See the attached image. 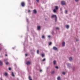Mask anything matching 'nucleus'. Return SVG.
I'll list each match as a JSON object with an SVG mask.
<instances>
[{"label": "nucleus", "instance_id": "obj_1", "mask_svg": "<svg viewBox=\"0 0 80 80\" xmlns=\"http://www.w3.org/2000/svg\"><path fill=\"white\" fill-rule=\"evenodd\" d=\"M51 18H55L54 19L55 22H56L57 21V15H53L51 17Z\"/></svg>", "mask_w": 80, "mask_h": 80}, {"label": "nucleus", "instance_id": "obj_2", "mask_svg": "<svg viewBox=\"0 0 80 80\" xmlns=\"http://www.w3.org/2000/svg\"><path fill=\"white\" fill-rule=\"evenodd\" d=\"M58 9V6H55V9L53 10V12H54V13H56L57 10Z\"/></svg>", "mask_w": 80, "mask_h": 80}, {"label": "nucleus", "instance_id": "obj_3", "mask_svg": "<svg viewBox=\"0 0 80 80\" xmlns=\"http://www.w3.org/2000/svg\"><path fill=\"white\" fill-rule=\"evenodd\" d=\"M67 66H68V68H69V69H70V68H71L72 66H71V64L69 63H67Z\"/></svg>", "mask_w": 80, "mask_h": 80}, {"label": "nucleus", "instance_id": "obj_4", "mask_svg": "<svg viewBox=\"0 0 80 80\" xmlns=\"http://www.w3.org/2000/svg\"><path fill=\"white\" fill-rule=\"evenodd\" d=\"M31 62L30 61H27L26 62V64L27 65H30V63Z\"/></svg>", "mask_w": 80, "mask_h": 80}, {"label": "nucleus", "instance_id": "obj_5", "mask_svg": "<svg viewBox=\"0 0 80 80\" xmlns=\"http://www.w3.org/2000/svg\"><path fill=\"white\" fill-rule=\"evenodd\" d=\"M61 4L62 5H65V2L64 1H62L61 2Z\"/></svg>", "mask_w": 80, "mask_h": 80}, {"label": "nucleus", "instance_id": "obj_6", "mask_svg": "<svg viewBox=\"0 0 80 80\" xmlns=\"http://www.w3.org/2000/svg\"><path fill=\"white\" fill-rule=\"evenodd\" d=\"M53 49L54 50H58V48H56V47H53Z\"/></svg>", "mask_w": 80, "mask_h": 80}, {"label": "nucleus", "instance_id": "obj_7", "mask_svg": "<svg viewBox=\"0 0 80 80\" xmlns=\"http://www.w3.org/2000/svg\"><path fill=\"white\" fill-rule=\"evenodd\" d=\"M65 43L64 42H62V47H65Z\"/></svg>", "mask_w": 80, "mask_h": 80}, {"label": "nucleus", "instance_id": "obj_8", "mask_svg": "<svg viewBox=\"0 0 80 80\" xmlns=\"http://www.w3.org/2000/svg\"><path fill=\"white\" fill-rule=\"evenodd\" d=\"M21 5L22 7H24L25 6V3L24 2H22L21 3Z\"/></svg>", "mask_w": 80, "mask_h": 80}, {"label": "nucleus", "instance_id": "obj_9", "mask_svg": "<svg viewBox=\"0 0 80 80\" xmlns=\"http://www.w3.org/2000/svg\"><path fill=\"white\" fill-rule=\"evenodd\" d=\"M40 26H37V30H40Z\"/></svg>", "mask_w": 80, "mask_h": 80}, {"label": "nucleus", "instance_id": "obj_10", "mask_svg": "<svg viewBox=\"0 0 80 80\" xmlns=\"http://www.w3.org/2000/svg\"><path fill=\"white\" fill-rule=\"evenodd\" d=\"M33 13H37V10H36V9H34L33 10Z\"/></svg>", "mask_w": 80, "mask_h": 80}, {"label": "nucleus", "instance_id": "obj_11", "mask_svg": "<svg viewBox=\"0 0 80 80\" xmlns=\"http://www.w3.org/2000/svg\"><path fill=\"white\" fill-rule=\"evenodd\" d=\"M3 65V62H2V61H0V66H2Z\"/></svg>", "mask_w": 80, "mask_h": 80}, {"label": "nucleus", "instance_id": "obj_12", "mask_svg": "<svg viewBox=\"0 0 80 80\" xmlns=\"http://www.w3.org/2000/svg\"><path fill=\"white\" fill-rule=\"evenodd\" d=\"M57 79L58 80H61L60 77L58 76L57 78Z\"/></svg>", "mask_w": 80, "mask_h": 80}, {"label": "nucleus", "instance_id": "obj_13", "mask_svg": "<svg viewBox=\"0 0 80 80\" xmlns=\"http://www.w3.org/2000/svg\"><path fill=\"white\" fill-rule=\"evenodd\" d=\"M66 28H67V29L69 28V26H68V25H66Z\"/></svg>", "mask_w": 80, "mask_h": 80}, {"label": "nucleus", "instance_id": "obj_14", "mask_svg": "<svg viewBox=\"0 0 80 80\" xmlns=\"http://www.w3.org/2000/svg\"><path fill=\"white\" fill-rule=\"evenodd\" d=\"M69 58L70 61L71 62H72V58L70 57Z\"/></svg>", "mask_w": 80, "mask_h": 80}, {"label": "nucleus", "instance_id": "obj_15", "mask_svg": "<svg viewBox=\"0 0 80 80\" xmlns=\"http://www.w3.org/2000/svg\"><path fill=\"white\" fill-rule=\"evenodd\" d=\"M41 56L42 57H45V54L43 53H42L41 54Z\"/></svg>", "mask_w": 80, "mask_h": 80}, {"label": "nucleus", "instance_id": "obj_16", "mask_svg": "<svg viewBox=\"0 0 80 80\" xmlns=\"http://www.w3.org/2000/svg\"><path fill=\"white\" fill-rule=\"evenodd\" d=\"M28 78L29 80H32V78H31V77H30V76H29Z\"/></svg>", "mask_w": 80, "mask_h": 80}, {"label": "nucleus", "instance_id": "obj_17", "mask_svg": "<svg viewBox=\"0 0 80 80\" xmlns=\"http://www.w3.org/2000/svg\"><path fill=\"white\" fill-rule=\"evenodd\" d=\"M12 77H15V75H14V74L13 72H12Z\"/></svg>", "mask_w": 80, "mask_h": 80}, {"label": "nucleus", "instance_id": "obj_18", "mask_svg": "<svg viewBox=\"0 0 80 80\" xmlns=\"http://www.w3.org/2000/svg\"><path fill=\"white\" fill-rule=\"evenodd\" d=\"M53 63L54 65H55L56 64V61H54L53 62Z\"/></svg>", "mask_w": 80, "mask_h": 80}, {"label": "nucleus", "instance_id": "obj_19", "mask_svg": "<svg viewBox=\"0 0 80 80\" xmlns=\"http://www.w3.org/2000/svg\"><path fill=\"white\" fill-rule=\"evenodd\" d=\"M4 75L5 76H7V75H8V74H7V73H6V72L4 73Z\"/></svg>", "mask_w": 80, "mask_h": 80}, {"label": "nucleus", "instance_id": "obj_20", "mask_svg": "<svg viewBox=\"0 0 80 80\" xmlns=\"http://www.w3.org/2000/svg\"><path fill=\"white\" fill-rule=\"evenodd\" d=\"M52 44V43L51 42H49V45H51Z\"/></svg>", "mask_w": 80, "mask_h": 80}, {"label": "nucleus", "instance_id": "obj_21", "mask_svg": "<svg viewBox=\"0 0 80 80\" xmlns=\"http://www.w3.org/2000/svg\"><path fill=\"white\" fill-rule=\"evenodd\" d=\"M42 38H44V39H45V36L44 35H42Z\"/></svg>", "mask_w": 80, "mask_h": 80}, {"label": "nucleus", "instance_id": "obj_22", "mask_svg": "<svg viewBox=\"0 0 80 80\" xmlns=\"http://www.w3.org/2000/svg\"><path fill=\"white\" fill-rule=\"evenodd\" d=\"M46 60V59H45V58H44L42 60V62H44V61H45Z\"/></svg>", "mask_w": 80, "mask_h": 80}, {"label": "nucleus", "instance_id": "obj_23", "mask_svg": "<svg viewBox=\"0 0 80 80\" xmlns=\"http://www.w3.org/2000/svg\"><path fill=\"white\" fill-rule=\"evenodd\" d=\"M72 70H75V67H73L72 68Z\"/></svg>", "mask_w": 80, "mask_h": 80}, {"label": "nucleus", "instance_id": "obj_24", "mask_svg": "<svg viewBox=\"0 0 80 80\" xmlns=\"http://www.w3.org/2000/svg\"><path fill=\"white\" fill-rule=\"evenodd\" d=\"M5 63L6 65H8V64H9V62H5Z\"/></svg>", "mask_w": 80, "mask_h": 80}, {"label": "nucleus", "instance_id": "obj_25", "mask_svg": "<svg viewBox=\"0 0 80 80\" xmlns=\"http://www.w3.org/2000/svg\"><path fill=\"white\" fill-rule=\"evenodd\" d=\"M54 71H52L51 72V74H53L54 73Z\"/></svg>", "mask_w": 80, "mask_h": 80}, {"label": "nucleus", "instance_id": "obj_26", "mask_svg": "<svg viewBox=\"0 0 80 80\" xmlns=\"http://www.w3.org/2000/svg\"><path fill=\"white\" fill-rule=\"evenodd\" d=\"M55 68H57V69H58V66H55Z\"/></svg>", "mask_w": 80, "mask_h": 80}, {"label": "nucleus", "instance_id": "obj_27", "mask_svg": "<svg viewBox=\"0 0 80 80\" xmlns=\"http://www.w3.org/2000/svg\"><path fill=\"white\" fill-rule=\"evenodd\" d=\"M55 28L56 30H59V28L58 27L56 28Z\"/></svg>", "mask_w": 80, "mask_h": 80}, {"label": "nucleus", "instance_id": "obj_28", "mask_svg": "<svg viewBox=\"0 0 80 80\" xmlns=\"http://www.w3.org/2000/svg\"><path fill=\"white\" fill-rule=\"evenodd\" d=\"M8 59H4V61H5V62H7V61H8Z\"/></svg>", "mask_w": 80, "mask_h": 80}, {"label": "nucleus", "instance_id": "obj_29", "mask_svg": "<svg viewBox=\"0 0 80 80\" xmlns=\"http://www.w3.org/2000/svg\"><path fill=\"white\" fill-rule=\"evenodd\" d=\"M63 75H65V72H63L62 73Z\"/></svg>", "mask_w": 80, "mask_h": 80}, {"label": "nucleus", "instance_id": "obj_30", "mask_svg": "<svg viewBox=\"0 0 80 80\" xmlns=\"http://www.w3.org/2000/svg\"><path fill=\"white\" fill-rule=\"evenodd\" d=\"M39 51H38V50H37V53L38 54V53H39Z\"/></svg>", "mask_w": 80, "mask_h": 80}, {"label": "nucleus", "instance_id": "obj_31", "mask_svg": "<svg viewBox=\"0 0 80 80\" xmlns=\"http://www.w3.org/2000/svg\"><path fill=\"white\" fill-rule=\"evenodd\" d=\"M52 35H53V34H54V32H53V31H52Z\"/></svg>", "mask_w": 80, "mask_h": 80}, {"label": "nucleus", "instance_id": "obj_32", "mask_svg": "<svg viewBox=\"0 0 80 80\" xmlns=\"http://www.w3.org/2000/svg\"><path fill=\"white\" fill-rule=\"evenodd\" d=\"M76 41L77 42H78V41H79V40L78 39H76Z\"/></svg>", "mask_w": 80, "mask_h": 80}, {"label": "nucleus", "instance_id": "obj_33", "mask_svg": "<svg viewBox=\"0 0 80 80\" xmlns=\"http://www.w3.org/2000/svg\"><path fill=\"white\" fill-rule=\"evenodd\" d=\"M65 13L67 14V11L66 10L65 11Z\"/></svg>", "mask_w": 80, "mask_h": 80}, {"label": "nucleus", "instance_id": "obj_34", "mask_svg": "<svg viewBox=\"0 0 80 80\" xmlns=\"http://www.w3.org/2000/svg\"><path fill=\"white\" fill-rule=\"evenodd\" d=\"M8 70H11V68H9Z\"/></svg>", "mask_w": 80, "mask_h": 80}, {"label": "nucleus", "instance_id": "obj_35", "mask_svg": "<svg viewBox=\"0 0 80 80\" xmlns=\"http://www.w3.org/2000/svg\"><path fill=\"white\" fill-rule=\"evenodd\" d=\"M75 1L76 2H78V0H75Z\"/></svg>", "mask_w": 80, "mask_h": 80}, {"label": "nucleus", "instance_id": "obj_36", "mask_svg": "<svg viewBox=\"0 0 80 80\" xmlns=\"http://www.w3.org/2000/svg\"><path fill=\"white\" fill-rule=\"evenodd\" d=\"M37 2H39V0H36Z\"/></svg>", "mask_w": 80, "mask_h": 80}, {"label": "nucleus", "instance_id": "obj_37", "mask_svg": "<svg viewBox=\"0 0 80 80\" xmlns=\"http://www.w3.org/2000/svg\"><path fill=\"white\" fill-rule=\"evenodd\" d=\"M27 22H28V19H27Z\"/></svg>", "mask_w": 80, "mask_h": 80}, {"label": "nucleus", "instance_id": "obj_38", "mask_svg": "<svg viewBox=\"0 0 80 80\" xmlns=\"http://www.w3.org/2000/svg\"><path fill=\"white\" fill-rule=\"evenodd\" d=\"M42 70H41V69H40V71H40V72H42Z\"/></svg>", "mask_w": 80, "mask_h": 80}, {"label": "nucleus", "instance_id": "obj_39", "mask_svg": "<svg viewBox=\"0 0 80 80\" xmlns=\"http://www.w3.org/2000/svg\"><path fill=\"white\" fill-rule=\"evenodd\" d=\"M60 10H62V8H60Z\"/></svg>", "mask_w": 80, "mask_h": 80}, {"label": "nucleus", "instance_id": "obj_40", "mask_svg": "<svg viewBox=\"0 0 80 80\" xmlns=\"http://www.w3.org/2000/svg\"><path fill=\"white\" fill-rule=\"evenodd\" d=\"M48 37L49 38H50V36H48Z\"/></svg>", "mask_w": 80, "mask_h": 80}, {"label": "nucleus", "instance_id": "obj_41", "mask_svg": "<svg viewBox=\"0 0 80 80\" xmlns=\"http://www.w3.org/2000/svg\"><path fill=\"white\" fill-rule=\"evenodd\" d=\"M25 56H26V57H27V54H25Z\"/></svg>", "mask_w": 80, "mask_h": 80}, {"label": "nucleus", "instance_id": "obj_42", "mask_svg": "<svg viewBox=\"0 0 80 80\" xmlns=\"http://www.w3.org/2000/svg\"><path fill=\"white\" fill-rule=\"evenodd\" d=\"M30 12V10H28V12Z\"/></svg>", "mask_w": 80, "mask_h": 80}, {"label": "nucleus", "instance_id": "obj_43", "mask_svg": "<svg viewBox=\"0 0 80 80\" xmlns=\"http://www.w3.org/2000/svg\"><path fill=\"white\" fill-rule=\"evenodd\" d=\"M5 56H6V57H7V54H6L5 55Z\"/></svg>", "mask_w": 80, "mask_h": 80}, {"label": "nucleus", "instance_id": "obj_44", "mask_svg": "<svg viewBox=\"0 0 80 80\" xmlns=\"http://www.w3.org/2000/svg\"><path fill=\"white\" fill-rule=\"evenodd\" d=\"M0 79H1V80H3V79H2V78H0Z\"/></svg>", "mask_w": 80, "mask_h": 80}, {"label": "nucleus", "instance_id": "obj_45", "mask_svg": "<svg viewBox=\"0 0 80 80\" xmlns=\"http://www.w3.org/2000/svg\"><path fill=\"white\" fill-rule=\"evenodd\" d=\"M1 50H2V48H0V51Z\"/></svg>", "mask_w": 80, "mask_h": 80}, {"label": "nucleus", "instance_id": "obj_46", "mask_svg": "<svg viewBox=\"0 0 80 80\" xmlns=\"http://www.w3.org/2000/svg\"><path fill=\"white\" fill-rule=\"evenodd\" d=\"M13 48V49H14V48Z\"/></svg>", "mask_w": 80, "mask_h": 80}, {"label": "nucleus", "instance_id": "obj_47", "mask_svg": "<svg viewBox=\"0 0 80 80\" xmlns=\"http://www.w3.org/2000/svg\"><path fill=\"white\" fill-rule=\"evenodd\" d=\"M15 65H16V64H15Z\"/></svg>", "mask_w": 80, "mask_h": 80}]
</instances>
